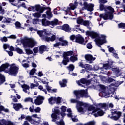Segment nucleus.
Segmentation results:
<instances>
[{"mask_svg":"<svg viewBox=\"0 0 125 125\" xmlns=\"http://www.w3.org/2000/svg\"><path fill=\"white\" fill-rule=\"evenodd\" d=\"M100 10L101 11H105V14H101L100 15V18H103L104 20H112L114 18L113 14L115 12V10L111 6H105L102 4H100Z\"/></svg>","mask_w":125,"mask_h":125,"instance_id":"f257e3e1","label":"nucleus"},{"mask_svg":"<svg viewBox=\"0 0 125 125\" xmlns=\"http://www.w3.org/2000/svg\"><path fill=\"white\" fill-rule=\"evenodd\" d=\"M10 66V68L8 69ZM18 70L19 68L14 63L10 65L9 63L6 62L0 66V72H4L11 76H16L18 73Z\"/></svg>","mask_w":125,"mask_h":125,"instance_id":"f03ea898","label":"nucleus"},{"mask_svg":"<svg viewBox=\"0 0 125 125\" xmlns=\"http://www.w3.org/2000/svg\"><path fill=\"white\" fill-rule=\"evenodd\" d=\"M21 43L24 48L25 53L27 54V55H30V54H33V53H34L33 50L30 49H27L33 48V47L37 44V42H36L33 38L25 37L22 41Z\"/></svg>","mask_w":125,"mask_h":125,"instance_id":"7ed1b4c3","label":"nucleus"},{"mask_svg":"<svg viewBox=\"0 0 125 125\" xmlns=\"http://www.w3.org/2000/svg\"><path fill=\"white\" fill-rule=\"evenodd\" d=\"M86 36H90L92 39H95V42L96 44L98 46L101 47L100 45H102L103 43H106L107 41H106V36L104 35H101V36H99V34L95 32L94 31H87L86 32Z\"/></svg>","mask_w":125,"mask_h":125,"instance_id":"20e7f679","label":"nucleus"},{"mask_svg":"<svg viewBox=\"0 0 125 125\" xmlns=\"http://www.w3.org/2000/svg\"><path fill=\"white\" fill-rule=\"evenodd\" d=\"M113 63H114V62L113 61H110L108 62L107 63H104L103 64V68L104 69H105V70H109L110 69V68H111L112 69V71H114L115 72V73H120L121 71V69H124L125 67V64L123 63L122 62H118L119 64H121L122 66V67L118 68L116 66L113 65Z\"/></svg>","mask_w":125,"mask_h":125,"instance_id":"39448f33","label":"nucleus"},{"mask_svg":"<svg viewBox=\"0 0 125 125\" xmlns=\"http://www.w3.org/2000/svg\"><path fill=\"white\" fill-rule=\"evenodd\" d=\"M73 55H74V52L73 51H69L63 53V60L62 63L63 65H66L68 64V62H69V58H68V56H72Z\"/></svg>","mask_w":125,"mask_h":125,"instance_id":"423d86ee","label":"nucleus"},{"mask_svg":"<svg viewBox=\"0 0 125 125\" xmlns=\"http://www.w3.org/2000/svg\"><path fill=\"white\" fill-rule=\"evenodd\" d=\"M60 109H54V113H52L51 115V118H52V122H56V120H61V118L60 117Z\"/></svg>","mask_w":125,"mask_h":125,"instance_id":"0eeeda50","label":"nucleus"},{"mask_svg":"<svg viewBox=\"0 0 125 125\" xmlns=\"http://www.w3.org/2000/svg\"><path fill=\"white\" fill-rule=\"evenodd\" d=\"M28 10H29V11H33V12H35V11H37V12L41 13L43 12L42 7L40 5H36L34 6H30L28 8Z\"/></svg>","mask_w":125,"mask_h":125,"instance_id":"6e6552de","label":"nucleus"},{"mask_svg":"<svg viewBox=\"0 0 125 125\" xmlns=\"http://www.w3.org/2000/svg\"><path fill=\"white\" fill-rule=\"evenodd\" d=\"M93 7H94V4H88L86 2H84L83 4V7H82V10H87V11H93Z\"/></svg>","mask_w":125,"mask_h":125,"instance_id":"1a4fd4ad","label":"nucleus"},{"mask_svg":"<svg viewBox=\"0 0 125 125\" xmlns=\"http://www.w3.org/2000/svg\"><path fill=\"white\" fill-rule=\"evenodd\" d=\"M37 34L40 38H44V37L50 35V33H49V31L47 29H43L42 30H38L37 31Z\"/></svg>","mask_w":125,"mask_h":125,"instance_id":"9d476101","label":"nucleus"},{"mask_svg":"<svg viewBox=\"0 0 125 125\" xmlns=\"http://www.w3.org/2000/svg\"><path fill=\"white\" fill-rule=\"evenodd\" d=\"M19 84H20L21 85L22 88H23V91L25 92V93H27V94H29L30 93V87L24 84V81H20L18 82Z\"/></svg>","mask_w":125,"mask_h":125,"instance_id":"9b49d317","label":"nucleus"},{"mask_svg":"<svg viewBox=\"0 0 125 125\" xmlns=\"http://www.w3.org/2000/svg\"><path fill=\"white\" fill-rule=\"evenodd\" d=\"M74 42H75L80 43V44H83V45H85V44H86V42H84V39H83L81 35L76 36L75 41Z\"/></svg>","mask_w":125,"mask_h":125,"instance_id":"f8f14e48","label":"nucleus"},{"mask_svg":"<svg viewBox=\"0 0 125 125\" xmlns=\"http://www.w3.org/2000/svg\"><path fill=\"white\" fill-rule=\"evenodd\" d=\"M78 2L77 1H75L74 2V4L70 3L69 4L70 7H67L66 10H64L65 12V15H67V13H69V12H70L71 10H74V9H76L77 8V6H78Z\"/></svg>","mask_w":125,"mask_h":125,"instance_id":"ddd939ff","label":"nucleus"},{"mask_svg":"<svg viewBox=\"0 0 125 125\" xmlns=\"http://www.w3.org/2000/svg\"><path fill=\"white\" fill-rule=\"evenodd\" d=\"M43 100H44V97L41 95H38V96L34 100V104L37 105H41L42 104Z\"/></svg>","mask_w":125,"mask_h":125,"instance_id":"4468645a","label":"nucleus"},{"mask_svg":"<svg viewBox=\"0 0 125 125\" xmlns=\"http://www.w3.org/2000/svg\"><path fill=\"white\" fill-rule=\"evenodd\" d=\"M84 58L90 64H91L96 59V58L93 57L92 55L89 54L85 55Z\"/></svg>","mask_w":125,"mask_h":125,"instance_id":"2eb2a0df","label":"nucleus"},{"mask_svg":"<svg viewBox=\"0 0 125 125\" xmlns=\"http://www.w3.org/2000/svg\"><path fill=\"white\" fill-rule=\"evenodd\" d=\"M50 35H48L45 37L44 39L46 42H54L56 40V36L55 35H52L49 32Z\"/></svg>","mask_w":125,"mask_h":125,"instance_id":"dca6fc26","label":"nucleus"},{"mask_svg":"<svg viewBox=\"0 0 125 125\" xmlns=\"http://www.w3.org/2000/svg\"><path fill=\"white\" fill-rule=\"evenodd\" d=\"M97 88H99V91L103 92V93H105L108 94L107 93V90H108V87H105L104 85L99 84L97 86Z\"/></svg>","mask_w":125,"mask_h":125,"instance_id":"f3484780","label":"nucleus"},{"mask_svg":"<svg viewBox=\"0 0 125 125\" xmlns=\"http://www.w3.org/2000/svg\"><path fill=\"white\" fill-rule=\"evenodd\" d=\"M77 83L79 84V85H81L82 86H83L82 83L88 85V84L90 83V81L89 80L87 81L84 78H82L80 81H77Z\"/></svg>","mask_w":125,"mask_h":125,"instance_id":"a211bd4d","label":"nucleus"},{"mask_svg":"<svg viewBox=\"0 0 125 125\" xmlns=\"http://www.w3.org/2000/svg\"><path fill=\"white\" fill-rule=\"evenodd\" d=\"M70 60L71 62H75L78 60V53L77 51H74L73 56L70 57Z\"/></svg>","mask_w":125,"mask_h":125,"instance_id":"6ab92c4d","label":"nucleus"},{"mask_svg":"<svg viewBox=\"0 0 125 125\" xmlns=\"http://www.w3.org/2000/svg\"><path fill=\"white\" fill-rule=\"evenodd\" d=\"M23 105H21V104L18 103V104H14L13 105V107L15 109V110L18 111H19L21 108H23Z\"/></svg>","mask_w":125,"mask_h":125,"instance_id":"aec40b11","label":"nucleus"},{"mask_svg":"<svg viewBox=\"0 0 125 125\" xmlns=\"http://www.w3.org/2000/svg\"><path fill=\"white\" fill-rule=\"evenodd\" d=\"M47 50H48V47H46V46L44 45H41L40 47H39V53H41V54L43 53V51Z\"/></svg>","mask_w":125,"mask_h":125,"instance_id":"412c9836","label":"nucleus"},{"mask_svg":"<svg viewBox=\"0 0 125 125\" xmlns=\"http://www.w3.org/2000/svg\"><path fill=\"white\" fill-rule=\"evenodd\" d=\"M74 94H87V90H75L73 92Z\"/></svg>","mask_w":125,"mask_h":125,"instance_id":"4be33fe9","label":"nucleus"},{"mask_svg":"<svg viewBox=\"0 0 125 125\" xmlns=\"http://www.w3.org/2000/svg\"><path fill=\"white\" fill-rule=\"evenodd\" d=\"M57 25H59V21L57 19H55L53 21H50V26L55 27V26H57Z\"/></svg>","mask_w":125,"mask_h":125,"instance_id":"5701e85b","label":"nucleus"},{"mask_svg":"<svg viewBox=\"0 0 125 125\" xmlns=\"http://www.w3.org/2000/svg\"><path fill=\"white\" fill-rule=\"evenodd\" d=\"M62 30L65 32H67L68 33H69V32H71V28L70 26L67 24L62 25Z\"/></svg>","mask_w":125,"mask_h":125,"instance_id":"b1692460","label":"nucleus"},{"mask_svg":"<svg viewBox=\"0 0 125 125\" xmlns=\"http://www.w3.org/2000/svg\"><path fill=\"white\" fill-rule=\"evenodd\" d=\"M45 87L48 92L50 93H55L56 92H57V89H51V87H50L48 86V85H46Z\"/></svg>","mask_w":125,"mask_h":125,"instance_id":"393cba45","label":"nucleus"},{"mask_svg":"<svg viewBox=\"0 0 125 125\" xmlns=\"http://www.w3.org/2000/svg\"><path fill=\"white\" fill-rule=\"evenodd\" d=\"M25 120L26 121H28L29 123H30L32 124H34V122L37 123V121H34L33 118H32V116L27 115L26 117H25Z\"/></svg>","mask_w":125,"mask_h":125,"instance_id":"a878e982","label":"nucleus"},{"mask_svg":"<svg viewBox=\"0 0 125 125\" xmlns=\"http://www.w3.org/2000/svg\"><path fill=\"white\" fill-rule=\"evenodd\" d=\"M42 24L44 27H47V26H50V21L45 20V19H42L41 21Z\"/></svg>","mask_w":125,"mask_h":125,"instance_id":"bb28decb","label":"nucleus"},{"mask_svg":"<svg viewBox=\"0 0 125 125\" xmlns=\"http://www.w3.org/2000/svg\"><path fill=\"white\" fill-rule=\"evenodd\" d=\"M56 97H51L50 98L48 99V103L49 104L51 105H53L56 103Z\"/></svg>","mask_w":125,"mask_h":125,"instance_id":"cd10ccee","label":"nucleus"},{"mask_svg":"<svg viewBox=\"0 0 125 125\" xmlns=\"http://www.w3.org/2000/svg\"><path fill=\"white\" fill-rule=\"evenodd\" d=\"M59 83L61 87H65V86H67V80L63 79L62 81L59 82Z\"/></svg>","mask_w":125,"mask_h":125,"instance_id":"c85d7f7f","label":"nucleus"},{"mask_svg":"<svg viewBox=\"0 0 125 125\" xmlns=\"http://www.w3.org/2000/svg\"><path fill=\"white\" fill-rule=\"evenodd\" d=\"M11 121H7L4 119H2L1 120V122H0V125H6L9 124V123H12Z\"/></svg>","mask_w":125,"mask_h":125,"instance_id":"c756f323","label":"nucleus"},{"mask_svg":"<svg viewBox=\"0 0 125 125\" xmlns=\"http://www.w3.org/2000/svg\"><path fill=\"white\" fill-rule=\"evenodd\" d=\"M48 9L49 10L46 12L47 18H48V19H50V18L52 17V13H51L50 8L48 7Z\"/></svg>","mask_w":125,"mask_h":125,"instance_id":"7c9ffc66","label":"nucleus"},{"mask_svg":"<svg viewBox=\"0 0 125 125\" xmlns=\"http://www.w3.org/2000/svg\"><path fill=\"white\" fill-rule=\"evenodd\" d=\"M60 42H61V45L62 46H65L66 45H68V41L66 40H63L62 38L59 39Z\"/></svg>","mask_w":125,"mask_h":125,"instance_id":"2f4dec72","label":"nucleus"},{"mask_svg":"<svg viewBox=\"0 0 125 125\" xmlns=\"http://www.w3.org/2000/svg\"><path fill=\"white\" fill-rule=\"evenodd\" d=\"M103 115H104V112H103V110H101L98 111L97 113H95L94 114V116H95V117H98L99 116H103Z\"/></svg>","mask_w":125,"mask_h":125,"instance_id":"473e14b6","label":"nucleus"},{"mask_svg":"<svg viewBox=\"0 0 125 125\" xmlns=\"http://www.w3.org/2000/svg\"><path fill=\"white\" fill-rule=\"evenodd\" d=\"M122 83H123V82H117L115 84H110V85H109V87H111V86H115V87H119V86L121 85Z\"/></svg>","mask_w":125,"mask_h":125,"instance_id":"72a5a7b5","label":"nucleus"},{"mask_svg":"<svg viewBox=\"0 0 125 125\" xmlns=\"http://www.w3.org/2000/svg\"><path fill=\"white\" fill-rule=\"evenodd\" d=\"M11 21H12L11 19L9 18H5L2 21V22L5 23V24H9V23H11Z\"/></svg>","mask_w":125,"mask_h":125,"instance_id":"f704fd0d","label":"nucleus"},{"mask_svg":"<svg viewBox=\"0 0 125 125\" xmlns=\"http://www.w3.org/2000/svg\"><path fill=\"white\" fill-rule=\"evenodd\" d=\"M83 19L82 17H79L77 19V23L78 25H83Z\"/></svg>","mask_w":125,"mask_h":125,"instance_id":"c9c22d12","label":"nucleus"},{"mask_svg":"<svg viewBox=\"0 0 125 125\" xmlns=\"http://www.w3.org/2000/svg\"><path fill=\"white\" fill-rule=\"evenodd\" d=\"M5 82V77L4 76L0 74V83H3Z\"/></svg>","mask_w":125,"mask_h":125,"instance_id":"e433bc0d","label":"nucleus"},{"mask_svg":"<svg viewBox=\"0 0 125 125\" xmlns=\"http://www.w3.org/2000/svg\"><path fill=\"white\" fill-rule=\"evenodd\" d=\"M90 23L91 22L89 21H83L82 25H83V26H85V27H88L89 25H90Z\"/></svg>","mask_w":125,"mask_h":125,"instance_id":"4c0bfd02","label":"nucleus"},{"mask_svg":"<svg viewBox=\"0 0 125 125\" xmlns=\"http://www.w3.org/2000/svg\"><path fill=\"white\" fill-rule=\"evenodd\" d=\"M116 91V89L114 87H111L108 90V94H112Z\"/></svg>","mask_w":125,"mask_h":125,"instance_id":"58836bf2","label":"nucleus"},{"mask_svg":"<svg viewBox=\"0 0 125 125\" xmlns=\"http://www.w3.org/2000/svg\"><path fill=\"white\" fill-rule=\"evenodd\" d=\"M84 68V69H86V70H88V71L92 70V66L88 64H85V66Z\"/></svg>","mask_w":125,"mask_h":125,"instance_id":"ea45409f","label":"nucleus"},{"mask_svg":"<svg viewBox=\"0 0 125 125\" xmlns=\"http://www.w3.org/2000/svg\"><path fill=\"white\" fill-rule=\"evenodd\" d=\"M16 28L17 29H22V27H21V23H20V22L17 21L15 23Z\"/></svg>","mask_w":125,"mask_h":125,"instance_id":"a19ab883","label":"nucleus"},{"mask_svg":"<svg viewBox=\"0 0 125 125\" xmlns=\"http://www.w3.org/2000/svg\"><path fill=\"white\" fill-rule=\"evenodd\" d=\"M38 13H35L32 14L33 16L34 17H35V18H39V17H41V13H42V12H38Z\"/></svg>","mask_w":125,"mask_h":125,"instance_id":"79ce46f5","label":"nucleus"},{"mask_svg":"<svg viewBox=\"0 0 125 125\" xmlns=\"http://www.w3.org/2000/svg\"><path fill=\"white\" fill-rule=\"evenodd\" d=\"M76 97V99L79 100L81 97H83V96H85L86 97L88 96V94H75Z\"/></svg>","mask_w":125,"mask_h":125,"instance_id":"37998d69","label":"nucleus"},{"mask_svg":"<svg viewBox=\"0 0 125 125\" xmlns=\"http://www.w3.org/2000/svg\"><path fill=\"white\" fill-rule=\"evenodd\" d=\"M16 50L19 54H23L24 53V51L22 50V49L19 48V47H17L16 48Z\"/></svg>","mask_w":125,"mask_h":125,"instance_id":"c03bdc74","label":"nucleus"},{"mask_svg":"<svg viewBox=\"0 0 125 125\" xmlns=\"http://www.w3.org/2000/svg\"><path fill=\"white\" fill-rule=\"evenodd\" d=\"M112 95H111L110 94H99V96L101 97H104L105 98H108V97H112Z\"/></svg>","mask_w":125,"mask_h":125,"instance_id":"a18cd8bd","label":"nucleus"},{"mask_svg":"<svg viewBox=\"0 0 125 125\" xmlns=\"http://www.w3.org/2000/svg\"><path fill=\"white\" fill-rule=\"evenodd\" d=\"M57 125H65L64 122L62 119L60 120V122H56Z\"/></svg>","mask_w":125,"mask_h":125,"instance_id":"49530a36","label":"nucleus"},{"mask_svg":"<svg viewBox=\"0 0 125 125\" xmlns=\"http://www.w3.org/2000/svg\"><path fill=\"white\" fill-rule=\"evenodd\" d=\"M39 86V83L38 82H36V84L31 83L30 85L31 88H35V87H37Z\"/></svg>","mask_w":125,"mask_h":125,"instance_id":"de8ad7c7","label":"nucleus"},{"mask_svg":"<svg viewBox=\"0 0 125 125\" xmlns=\"http://www.w3.org/2000/svg\"><path fill=\"white\" fill-rule=\"evenodd\" d=\"M25 102H31V103H33V99L32 98L28 97L26 98L24 100Z\"/></svg>","mask_w":125,"mask_h":125,"instance_id":"09e8293b","label":"nucleus"},{"mask_svg":"<svg viewBox=\"0 0 125 125\" xmlns=\"http://www.w3.org/2000/svg\"><path fill=\"white\" fill-rule=\"evenodd\" d=\"M67 69H68L69 71H74V69H75V66L73 64H70L69 66L67 67Z\"/></svg>","mask_w":125,"mask_h":125,"instance_id":"8fccbe9b","label":"nucleus"},{"mask_svg":"<svg viewBox=\"0 0 125 125\" xmlns=\"http://www.w3.org/2000/svg\"><path fill=\"white\" fill-rule=\"evenodd\" d=\"M36 73V69L33 68L30 72H29V75L30 76H34L35 74Z\"/></svg>","mask_w":125,"mask_h":125,"instance_id":"3c124183","label":"nucleus"},{"mask_svg":"<svg viewBox=\"0 0 125 125\" xmlns=\"http://www.w3.org/2000/svg\"><path fill=\"white\" fill-rule=\"evenodd\" d=\"M107 47L108 48L109 52H111L112 53H114V52H116V51H115L114 48L110 47V46H107Z\"/></svg>","mask_w":125,"mask_h":125,"instance_id":"603ef678","label":"nucleus"},{"mask_svg":"<svg viewBox=\"0 0 125 125\" xmlns=\"http://www.w3.org/2000/svg\"><path fill=\"white\" fill-rule=\"evenodd\" d=\"M39 22H42V20H39V19H33V24H38Z\"/></svg>","mask_w":125,"mask_h":125,"instance_id":"864d4df0","label":"nucleus"},{"mask_svg":"<svg viewBox=\"0 0 125 125\" xmlns=\"http://www.w3.org/2000/svg\"><path fill=\"white\" fill-rule=\"evenodd\" d=\"M119 28H121V29H125V23H120L118 24Z\"/></svg>","mask_w":125,"mask_h":125,"instance_id":"5fc2aeb1","label":"nucleus"},{"mask_svg":"<svg viewBox=\"0 0 125 125\" xmlns=\"http://www.w3.org/2000/svg\"><path fill=\"white\" fill-rule=\"evenodd\" d=\"M80 24L75 25L74 27V31L78 32L80 30Z\"/></svg>","mask_w":125,"mask_h":125,"instance_id":"6e6d98bb","label":"nucleus"},{"mask_svg":"<svg viewBox=\"0 0 125 125\" xmlns=\"http://www.w3.org/2000/svg\"><path fill=\"white\" fill-rule=\"evenodd\" d=\"M60 45H61V42H58L54 44L53 46L54 47H58L59 46H60Z\"/></svg>","mask_w":125,"mask_h":125,"instance_id":"4d7b16f0","label":"nucleus"},{"mask_svg":"<svg viewBox=\"0 0 125 125\" xmlns=\"http://www.w3.org/2000/svg\"><path fill=\"white\" fill-rule=\"evenodd\" d=\"M67 107L65 106L64 105H62L61 107V110L62 111V112H65L66 111Z\"/></svg>","mask_w":125,"mask_h":125,"instance_id":"13d9d810","label":"nucleus"},{"mask_svg":"<svg viewBox=\"0 0 125 125\" xmlns=\"http://www.w3.org/2000/svg\"><path fill=\"white\" fill-rule=\"evenodd\" d=\"M84 125H95V122L94 121L89 122L88 123L85 124Z\"/></svg>","mask_w":125,"mask_h":125,"instance_id":"bf43d9fd","label":"nucleus"},{"mask_svg":"<svg viewBox=\"0 0 125 125\" xmlns=\"http://www.w3.org/2000/svg\"><path fill=\"white\" fill-rule=\"evenodd\" d=\"M77 103V106H80L81 107L82 105H83V104H84V102H81V101H78Z\"/></svg>","mask_w":125,"mask_h":125,"instance_id":"052dcab7","label":"nucleus"},{"mask_svg":"<svg viewBox=\"0 0 125 125\" xmlns=\"http://www.w3.org/2000/svg\"><path fill=\"white\" fill-rule=\"evenodd\" d=\"M0 14L3 15L4 14V9H2V7L0 6Z\"/></svg>","mask_w":125,"mask_h":125,"instance_id":"680f3d73","label":"nucleus"},{"mask_svg":"<svg viewBox=\"0 0 125 125\" xmlns=\"http://www.w3.org/2000/svg\"><path fill=\"white\" fill-rule=\"evenodd\" d=\"M41 110V107H37L36 109H34V112L36 113H39Z\"/></svg>","mask_w":125,"mask_h":125,"instance_id":"e2e57ef3","label":"nucleus"},{"mask_svg":"<svg viewBox=\"0 0 125 125\" xmlns=\"http://www.w3.org/2000/svg\"><path fill=\"white\" fill-rule=\"evenodd\" d=\"M77 109H78V112H83L84 108H83V107H82V106H80V107H78Z\"/></svg>","mask_w":125,"mask_h":125,"instance_id":"0e129e2a","label":"nucleus"},{"mask_svg":"<svg viewBox=\"0 0 125 125\" xmlns=\"http://www.w3.org/2000/svg\"><path fill=\"white\" fill-rule=\"evenodd\" d=\"M56 102L57 104H61V98L58 97V98H56Z\"/></svg>","mask_w":125,"mask_h":125,"instance_id":"69168bd1","label":"nucleus"},{"mask_svg":"<svg viewBox=\"0 0 125 125\" xmlns=\"http://www.w3.org/2000/svg\"><path fill=\"white\" fill-rule=\"evenodd\" d=\"M94 110V107L92 106H90L88 107V111H93Z\"/></svg>","mask_w":125,"mask_h":125,"instance_id":"338daca9","label":"nucleus"},{"mask_svg":"<svg viewBox=\"0 0 125 125\" xmlns=\"http://www.w3.org/2000/svg\"><path fill=\"white\" fill-rule=\"evenodd\" d=\"M1 41L2 42H6L7 41V38L5 37H4L1 38Z\"/></svg>","mask_w":125,"mask_h":125,"instance_id":"774afa93","label":"nucleus"}]
</instances>
